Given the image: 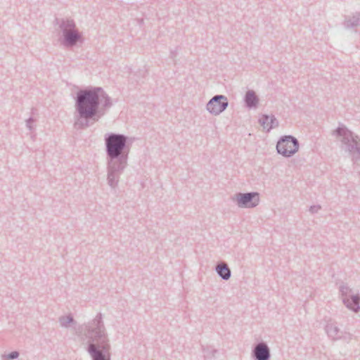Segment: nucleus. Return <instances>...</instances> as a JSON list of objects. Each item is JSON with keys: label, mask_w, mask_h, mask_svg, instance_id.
<instances>
[{"label": "nucleus", "mask_w": 360, "mask_h": 360, "mask_svg": "<svg viewBox=\"0 0 360 360\" xmlns=\"http://www.w3.org/2000/svg\"><path fill=\"white\" fill-rule=\"evenodd\" d=\"M278 121L274 115H271L269 116V127H268V131H269L271 129L278 127Z\"/></svg>", "instance_id": "20"}, {"label": "nucleus", "mask_w": 360, "mask_h": 360, "mask_svg": "<svg viewBox=\"0 0 360 360\" xmlns=\"http://www.w3.org/2000/svg\"><path fill=\"white\" fill-rule=\"evenodd\" d=\"M340 292L342 302L347 308L354 312H358L360 310V295L359 294L349 295L352 289L345 284L340 286Z\"/></svg>", "instance_id": "8"}, {"label": "nucleus", "mask_w": 360, "mask_h": 360, "mask_svg": "<svg viewBox=\"0 0 360 360\" xmlns=\"http://www.w3.org/2000/svg\"><path fill=\"white\" fill-rule=\"evenodd\" d=\"M60 325L63 328H68L70 323H75V321L71 314L68 316H61L58 319Z\"/></svg>", "instance_id": "15"}, {"label": "nucleus", "mask_w": 360, "mask_h": 360, "mask_svg": "<svg viewBox=\"0 0 360 360\" xmlns=\"http://www.w3.org/2000/svg\"><path fill=\"white\" fill-rule=\"evenodd\" d=\"M328 336L333 340H340L342 331L334 323H328L325 327Z\"/></svg>", "instance_id": "13"}, {"label": "nucleus", "mask_w": 360, "mask_h": 360, "mask_svg": "<svg viewBox=\"0 0 360 360\" xmlns=\"http://www.w3.org/2000/svg\"><path fill=\"white\" fill-rule=\"evenodd\" d=\"M35 120L30 117L26 120V127L30 131H32L34 129V127L32 125L33 122H34Z\"/></svg>", "instance_id": "22"}, {"label": "nucleus", "mask_w": 360, "mask_h": 360, "mask_svg": "<svg viewBox=\"0 0 360 360\" xmlns=\"http://www.w3.org/2000/svg\"><path fill=\"white\" fill-rule=\"evenodd\" d=\"M360 22V13H356L346 18L344 22V25L347 29H351L357 27Z\"/></svg>", "instance_id": "14"}, {"label": "nucleus", "mask_w": 360, "mask_h": 360, "mask_svg": "<svg viewBox=\"0 0 360 360\" xmlns=\"http://www.w3.org/2000/svg\"><path fill=\"white\" fill-rule=\"evenodd\" d=\"M20 355V353L18 351H13L10 352L8 354H4L2 358L4 360H13L17 359Z\"/></svg>", "instance_id": "19"}, {"label": "nucleus", "mask_w": 360, "mask_h": 360, "mask_svg": "<svg viewBox=\"0 0 360 360\" xmlns=\"http://www.w3.org/2000/svg\"><path fill=\"white\" fill-rule=\"evenodd\" d=\"M177 55V50H172L170 51V57L174 59Z\"/></svg>", "instance_id": "24"}, {"label": "nucleus", "mask_w": 360, "mask_h": 360, "mask_svg": "<svg viewBox=\"0 0 360 360\" xmlns=\"http://www.w3.org/2000/svg\"><path fill=\"white\" fill-rule=\"evenodd\" d=\"M259 97L253 90H248L244 96L245 106L249 108H256L259 104Z\"/></svg>", "instance_id": "11"}, {"label": "nucleus", "mask_w": 360, "mask_h": 360, "mask_svg": "<svg viewBox=\"0 0 360 360\" xmlns=\"http://www.w3.org/2000/svg\"><path fill=\"white\" fill-rule=\"evenodd\" d=\"M82 327L84 328V333L81 339L86 340V349L91 359L110 360L111 345L103 321V314L98 313L93 320Z\"/></svg>", "instance_id": "3"}, {"label": "nucleus", "mask_w": 360, "mask_h": 360, "mask_svg": "<svg viewBox=\"0 0 360 360\" xmlns=\"http://www.w3.org/2000/svg\"><path fill=\"white\" fill-rule=\"evenodd\" d=\"M202 350L203 352L205 359H212L215 358L216 354L218 353V350L216 349H212L209 347L202 346Z\"/></svg>", "instance_id": "16"}, {"label": "nucleus", "mask_w": 360, "mask_h": 360, "mask_svg": "<svg viewBox=\"0 0 360 360\" xmlns=\"http://www.w3.org/2000/svg\"><path fill=\"white\" fill-rule=\"evenodd\" d=\"M99 94H100V103L102 102V100L103 99L104 101L102 104L103 107L104 108H110L112 105L110 97L108 96V95L104 91L103 89V91L100 92Z\"/></svg>", "instance_id": "17"}, {"label": "nucleus", "mask_w": 360, "mask_h": 360, "mask_svg": "<svg viewBox=\"0 0 360 360\" xmlns=\"http://www.w3.org/2000/svg\"><path fill=\"white\" fill-rule=\"evenodd\" d=\"M229 105V101L226 96L224 95L214 96L207 103V110L213 115H219L224 112Z\"/></svg>", "instance_id": "9"}, {"label": "nucleus", "mask_w": 360, "mask_h": 360, "mask_svg": "<svg viewBox=\"0 0 360 360\" xmlns=\"http://www.w3.org/2000/svg\"><path fill=\"white\" fill-rule=\"evenodd\" d=\"M233 200L240 208H254L259 203V193L258 192L237 193L234 195Z\"/></svg>", "instance_id": "7"}, {"label": "nucleus", "mask_w": 360, "mask_h": 360, "mask_svg": "<svg viewBox=\"0 0 360 360\" xmlns=\"http://www.w3.org/2000/svg\"><path fill=\"white\" fill-rule=\"evenodd\" d=\"M300 147L298 140L292 135L281 136L277 142L276 150L285 158H290L295 154Z\"/></svg>", "instance_id": "6"}, {"label": "nucleus", "mask_w": 360, "mask_h": 360, "mask_svg": "<svg viewBox=\"0 0 360 360\" xmlns=\"http://www.w3.org/2000/svg\"><path fill=\"white\" fill-rule=\"evenodd\" d=\"M321 207L319 205H311L310 207H309V212L311 213V214H315V213H317L320 210H321Z\"/></svg>", "instance_id": "23"}, {"label": "nucleus", "mask_w": 360, "mask_h": 360, "mask_svg": "<svg viewBox=\"0 0 360 360\" xmlns=\"http://www.w3.org/2000/svg\"><path fill=\"white\" fill-rule=\"evenodd\" d=\"M251 355L254 360H270L271 350L266 342L260 341L254 345Z\"/></svg>", "instance_id": "10"}, {"label": "nucleus", "mask_w": 360, "mask_h": 360, "mask_svg": "<svg viewBox=\"0 0 360 360\" xmlns=\"http://www.w3.org/2000/svg\"><path fill=\"white\" fill-rule=\"evenodd\" d=\"M55 24L58 25L62 33L60 42L65 48H72L78 43L83 41L82 32L77 29L74 20L70 18H56Z\"/></svg>", "instance_id": "5"}, {"label": "nucleus", "mask_w": 360, "mask_h": 360, "mask_svg": "<svg viewBox=\"0 0 360 360\" xmlns=\"http://www.w3.org/2000/svg\"><path fill=\"white\" fill-rule=\"evenodd\" d=\"M333 134L339 138L342 148L349 153L354 165L359 166L360 138L344 125L338 127Z\"/></svg>", "instance_id": "4"}, {"label": "nucleus", "mask_w": 360, "mask_h": 360, "mask_svg": "<svg viewBox=\"0 0 360 360\" xmlns=\"http://www.w3.org/2000/svg\"><path fill=\"white\" fill-rule=\"evenodd\" d=\"M352 338V335L350 333L343 332L340 334V340H345L347 342H350Z\"/></svg>", "instance_id": "21"}, {"label": "nucleus", "mask_w": 360, "mask_h": 360, "mask_svg": "<svg viewBox=\"0 0 360 360\" xmlns=\"http://www.w3.org/2000/svg\"><path fill=\"white\" fill-rule=\"evenodd\" d=\"M215 271L224 281H228L231 276V271L225 262H219L215 266Z\"/></svg>", "instance_id": "12"}, {"label": "nucleus", "mask_w": 360, "mask_h": 360, "mask_svg": "<svg viewBox=\"0 0 360 360\" xmlns=\"http://www.w3.org/2000/svg\"><path fill=\"white\" fill-rule=\"evenodd\" d=\"M107 184L115 190L119 184L121 174L128 166L131 139L122 134L108 133L104 136Z\"/></svg>", "instance_id": "1"}, {"label": "nucleus", "mask_w": 360, "mask_h": 360, "mask_svg": "<svg viewBox=\"0 0 360 360\" xmlns=\"http://www.w3.org/2000/svg\"><path fill=\"white\" fill-rule=\"evenodd\" d=\"M103 88L89 86L80 89L75 97V113L74 127L77 130L84 129L98 122L103 113L99 110L100 92Z\"/></svg>", "instance_id": "2"}, {"label": "nucleus", "mask_w": 360, "mask_h": 360, "mask_svg": "<svg viewBox=\"0 0 360 360\" xmlns=\"http://www.w3.org/2000/svg\"><path fill=\"white\" fill-rule=\"evenodd\" d=\"M259 124L263 127L264 129L268 131L269 127V116L268 115H262V117L259 120Z\"/></svg>", "instance_id": "18"}]
</instances>
